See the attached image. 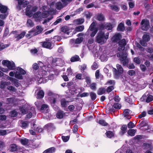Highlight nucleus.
<instances>
[{
	"mask_svg": "<svg viewBox=\"0 0 153 153\" xmlns=\"http://www.w3.org/2000/svg\"><path fill=\"white\" fill-rule=\"evenodd\" d=\"M109 33L107 32L105 35L104 32L102 31H99L97 34L96 38V42L101 44H104L108 39Z\"/></svg>",
	"mask_w": 153,
	"mask_h": 153,
	"instance_id": "nucleus-1",
	"label": "nucleus"
},
{
	"mask_svg": "<svg viewBox=\"0 0 153 153\" xmlns=\"http://www.w3.org/2000/svg\"><path fill=\"white\" fill-rule=\"evenodd\" d=\"M117 56L120 57V60L122 62L123 65H126L128 63V60L127 59L128 54L126 52H119L117 54Z\"/></svg>",
	"mask_w": 153,
	"mask_h": 153,
	"instance_id": "nucleus-2",
	"label": "nucleus"
},
{
	"mask_svg": "<svg viewBox=\"0 0 153 153\" xmlns=\"http://www.w3.org/2000/svg\"><path fill=\"white\" fill-rule=\"evenodd\" d=\"M116 67L117 69L116 68H113L112 71L114 76L115 78L118 79L121 74H122L123 72V70L121 65L119 64H117Z\"/></svg>",
	"mask_w": 153,
	"mask_h": 153,
	"instance_id": "nucleus-3",
	"label": "nucleus"
},
{
	"mask_svg": "<svg viewBox=\"0 0 153 153\" xmlns=\"http://www.w3.org/2000/svg\"><path fill=\"white\" fill-rule=\"evenodd\" d=\"M95 27V23L93 22L88 30L87 33L88 32V34L90 33V36L91 37H94L98 31L97 28L96 27Z\"/></svg>",
	"mask_w": 153,
	"mask_h": 153,
	"instance_id": "nucleus-4",
	"label": "nucleus"
},
{
	"mask_svg": "<svg viewBox=\"0 0 153 153\" xmlns=\"http://www.w3.org/2000/svg\"><path fill=\"white\" fill-rule=\"evenodd\" d=\"M2 65L6 66L10 70H14L15 68V65L13 61H10L8 60H3L2 62Z\"/></svg>",
	"mask_w": 153,
	"mask_h": 153,
	"instance_id": "nucleus-5",
	"label": "nucleus"
},
{
	"mask_svg": "<svg viewBox=\"0 0 153 153\" xmlns=\"http://www.w3.org/2000/svg\"><path fill=\"white\" fill-rule=\"evenodd\" d=\"M141 28L143 30L146 31L149 27V22L148 20L143 19L141 22Z\"/></svg>",
	"mask_w": 153,
	"mask_h": 153,
	"instance_id": "nucleus-6",
	"label": "nucleus"
},
{
	"mask_svg": "<svg viewBox=\"0 0 153 153\" xmlns=\"http://www.w3.org/2000/svg\"><path fill=\"white\" fill-rule=\"evenodd\" d=\"M119 47L118 48L117 50L119 51L123 52L125 48V46L126 45V40L125 39H123L119 41L118 43Z\"/></svg>",
	"mask_w": 153,
	"mask_h": 153,
	"instance_id": "nucleus-7",
	"label": "nucleus"
},
{
	"mask_svg": "<svg viewBox=\"0 0 153 153\" xmlns=\"http://www.w3.org/2000/svg\"><path fill=\"white\" fill-rule=\"evenodd\" d=\"M131 111L129 109L124 110L123 113L124 119L126 120L130 119L131 118Z\"/></svg>",
	"mask_w": 153,
	"mask_h": 153,
	"instance_id": "nucleus-8",
	"label": "nucleus"
},
{
	"mask_svg": "<svg viewBox=\"0 0 153 153\" xmlns=\"http://www.w3.org/2000/svg\"><path fill=\"white\" fill-rule=\"evenodd\" d=\"M25 31H24L20 34H15L14 37L16 39V41H18L20 39L23 38L25 35Z\"/></svg>",
	"mask_w": 153,
	"mask_h": 153,
	"instance_id": "nucleus-9",
	"label": "nucleus"
},
{
	"mask_svg": "<svg viewBox=\"0 0 153 153\" xmlns=\"http://www.w3.org/2000/svg\"><path fill=\"white\" fill-rule=\"evenodd\" d=\"M113 107L116 109H119L121 107V105L120 104L118 103H114L113 105H112L111 108L110 107L108 108L109 112H113L114 111V109L113 108Z\"/></svg>",
	"mask_w": 153,
	"mask_h": 153,
	"instance_id": "nucleus-10",
	"label": "nucleus"
},
{
	"mask_svg": "<svg viewBox=\"0 0 153 153\" xmlns=\"http://www.w3.org/2000/svg\"><path fill=\"white\" fill-rule=\"evenodd\" d=\"M121 37V35L120 33L116 34L112 37V40L113 42H117L119 41Z\"/></svg>",
	"mask_w": 153,
	"mask_h": 153,
	"instance_id": "nucleus-11",
	"label": "nucleus"
},
{
	"mask_svg": "<svg viewBox=\"0 0 153 153\" xmlns=\"http://www.w3.org/2000/svg\"><path fill=\"white\" fill-rule=\"evenodd\" d=\"M70 29L69 27L67 26H63L61 27V32L67 35L69 34L70 32Z\"/></svg>",
	"mask_w": 153,
	"mask_h": 153,
	"instance_id": "nucleus-12",
	"label": "nucleus"
},
{
	"mask_svg": "<svg viewBox=\"0 0 153 153\" xmlns=\"http://www.w3.org/2000/svg\"><path fill=\"white\" fill-rule=\"evenodd\" d=\"M32 126L31 128L37 132H41L43 130V128L40 126H38V125H32Z\"/></svg>",
	"mask_w": 153,
	"mask_h": 153,
	"instance_id": "nucleus-13",
	"label": "nucleus"
},
{
	"mask_svg": "<svg viewBox=\"0 0 153 153\" xmlns=\"http://www.w3.org/2000/svg\"><path fill=\"white\" fill-rule=\"evenodd\" d=\"M36 28L37 29L36 31L34 33L33 36H36L39 34L43 31V29L40 25H38L36 26Z\"/></svg>",
	"mask_w": 153,
	"mask_h": 153,
	"instance_id": "nucleus-14",
	"label": "nucleus"
},
{
	"mask_svg": "<svg viewBox=\"0 0 153 153\" xmlns=\"http://www.w3.org/2000/svg\"><path fill=\"white\" fill-rule=\"evenodd\" d=\"M42 46L44 48L50 49L51 45V43L48 41H45L42 42Z\"/></svg>",
	"mask_w": 153,
	"mask_h": 153,
	"instance_id": "nucleus-15",
	"label": "nucleus"
},
{
	"mask_svg": "<svg viewBox=\"0 0 153 153\" xmlns=\"http://www.w3.org/2000/svg\"><path fill=\"white\" fill-rule=\"evenodd\" d=\"M124 25L123 22H120L117 26V30L118 31H123L125 30Z\"/></svg>",
	"mask_w": 153,
	"mask_h": 153,
	"instance_id": "nucleus-16",
	"label": "nucleus"
},
{
	"mask_svg": "<svg viewBox=\"0 0 153 153\" xmlns=\"http://www.w3.org/2000/svg\"><path fill=\"white\" fill-rule=\"evenodd\" d=\"M97 122L100 124H108L105 120L99 117L97 118Z\"/></svg>",
	"mask_w": 153,
	"mask_h": 153,
	"instance_id": "nucleus-17",
	"label": "nucleus"
},
{
	"mask_svg": "<svg viewBox=\"0 0 153 153\" xmlns=\"http://www.w3.org/2000/svg\"><path fill=\"white\" fill-rule=\"evenodd\" d=\"M89 95L90 96L92 101H95L97 98L96 94L94 92H91L89 93Z\"/></svg>",
	"mask_w": 153,
	"mask_h": 153,
	"instance_id": "nucleus-18",
	"label": "nucleus"
},
{
	"mask_svg": "<svg viewBox=\"0 0 153 153\" xmlns=\"http://www.w3.org/2000/svg\"><path fill=\"white\" fill-rule=\"evenodd\" d=\"M10 84V82H4L2 81H1L0 83V88H4Z\"/></svg>",
	"mask_w": 153,
	"mask_h": 153,
	"instance_id": "nucleus-19",
	"label": "nucleus"
},
{
	"mask_svg": "<svg viewBox=\"0 0 153 153\" xmlns=\"http://www.w3.org/2000/svg\"><path fill=\"white\" fill-rule=\"evenodd\" d=\"M44 92L42 90H40L37 93V98L39 99L43 98L44 97Z\"/></svg>",
	"mask_w": 153,
	"mask_h": 153,
	"instance_id": "nucleus-20",
	"label": "nucleus"
},
{
	"mask_svg": "<svg viewBox=\"0 0 153 153\" xmlns=\"http://www.w3.org/2000/svg\"><path fill=\"white\" fill-rule=\"evenodd\" d=\"M8 9V8L7 6L3 5L2 7L0 9V12L2 13L5 14L6 13Z\"/></svg>",
	"mask_w": 153,
	"mask_h": 153,
	"instance_id": "nucleus-21",
	"label": "nucleus"
},
{
	"mask_svg": "<svg viewBox=\"0 0 153 153\" xmlns=\"http://www.w3.org/2000/svg\"><path fill=\"white\" fill-rule=\"evenodd\" d=\"M106 91L105 88L104 87L100 88L97 92V94L98 95H102L104 94Z\"/></svg>",
	"mask_w": 153,
	"mask_h": 153,
	"instance_id": "nucleus-22",
	"label": "nucleus"
},
{
	"mask_svg": "<svg viewBox=\"0 0 153 153\" xmlns=\"http://www.w3.org/2000/svg\"><path fill=\"white\" fill-rule=\"evenodd\" d=\"M64 113L63 111L59 110L57 112L56 114V117L59 119H61L63 117Z\"/></svg>",
	"mask_w": 153,
	"mask_h": 153,
	"instance_id": "nucleus-23",
	"label": "nucleus"
},
{
	"mask_svg": "<svg viewBox=\"0 0 153 153\" xmlns=\"http://www.w3.org/2000/svg\"><path fill=\"white\" fill-rule=\"evenodd\" d=\"M96 19L99 21L101 22L105 20L104 16L101 13L97 15Z\"/></svg>",
	"mask_w": 153,
	"mask_h": 153,
	"instance_id": "nucleus-24",
	"label": "nucleus"
},
{
	"mask_svg": "<svg viewBox=\"0 0 153 153\" xmlns=\"http://www.w3.org/2000/svg\"><path fill=\"white\" fill-rule=\"evenodd\" d=\"M80 58L78 56L76 55L72 56L71 59V61L72 62H76L79 61Z\"/></svg>",
	"mask_w": 153,
	"mask_h": 153,
	"instance_id": "nucleus-25",
	"label": "nucleus"
},
{
	"mask_svg": "<svg viewBox=\"0 0 153 153\" xmlns=\"http://www.w3.org/2000/svg\"><path fill=\"white\" fill-rule=\"evenodd\" d=\"M56 8L59 10H60L63 8V5L60 1L57 2L56 4Z\"/></svg>",
	"mask_w": 153,
	"mask_h": 153,
	"instance_id": "nucleus-26",
	"label": "nucleus"
},
{
	"mask_svg": "<svg viewBox=\"0 0 153 153\" xmlns=\"http://www.w3.org/2000/svg\"><path fill=\"white\" fill-rule=\"evenodd\" d=\"M84 28L83 25L79 26L76 27L75 30L77 32H81L82 31Z\"/></svg>",
	"mask_w": 153,
	"mask_h": 153,
	"instance_id": "nucleus-27",
	"label": "nucleus"
},
{
	"mask_svg": "<svg viewBox=\"0 0 153 153\" xmlns=\"http://www.w3.org/2000/svg\"><path fill=\"white\" fill-rule=\"evenodd\" d=\"M27 25L28 27H32L34 25V24L30 19H28L27 22Z\"/></svg>",
	"mask_w": 153,
	"mask_h": 153,
	"instance_id": "nucleus-28",
	"label": "nucleus"
},
{
	"mask_svg": "<svg viewBox=\"0 0 153 153\" xmlns=\"http://www.w3.org/2000/svg\"><path fill=\"white\" fill-rule=\"evenodd\" d=\"M49 14L50 12L48 10H45L43 11L42 15V17L46 18L49 16Z\"/></svg>",
	"mask_w": 153,
	"mask_h": 153,
	"instance_id": "nucleus-29",
	"label": "nucleus"
},
{
	"mask_svg": "<svg viewBox=\"0 0 153 153\" xmlns=\"http://www.w3.org/2000/svg\"><path fill=\"white\" fill-rule=\"evenodd\" d=\"M112 28V25L111 23H107L105 24V29L110 30H111Z\"/></svg>",
	"mask_w": 153,
	"mask_h": 153,
	"instance_id": "nucleus-30",
	"label": "nucleus"
},
{
	"mask_svg": "<svg viewBox=\"0 0 153 153\" xmlns=\"http://www.w3.org/2000/svg\"><path fill=\"white\" fill-rule=\"evenodd\" d=\"M136 132V130H135L131 129L128 131V134L129 135L131 136H133L134 135Z\"/></svg>",
	"mask_w": 153,
	"mask_h": 153,
	"instance_id": "nucleus-31",
	"label": "nucleus"
},
{
	"mask_svg": "<svg viewBox=\"0 0 153 153\" xmlns=\"http://www.w3.org/2000/svg\"><path fill=\"white\" fill-rule=\"evenodd\" d=\"M68 102L66 101L65 99H62L61 101V106L63 107H66L67 105V103Z\"/></svg>",
	"mask_w": 153,
	"mask_h": 153,
	"instance_id": "nucleus-32",
	"label": "nucleus"
},
{
	"mask_svg": "<svg viewBox=\"0 0 153 153\" xmlns=\"http://www.w3.org/2000/svg\"><path fill=\"white\" fill-rule=\"evenodd\" d=\"M153 100V96L152 95L149 94L146 98V102L149 103Z\"/></svg>",
	"mask_w": 153,
	"mask_h": 153,
	"instance_id": "nucleus-33",
	"label": "nucleus"
},
{
	"mask_svg": "<svg viewBox=\"0 0 153 153\" xmlns=\"http://www.w3.org/2000/svg\"><path fill=\"white\" fill-rule=\"evenodd\" d=\"M143 39L147 42H149L150 40V36L149 35L145 34L143 35L142 37Z\"/></svg>",
	"mask_w": 153,
	"mask_h": 153,
	"instance_id": "nucleus-34",
	"label": "nucleus"
},
{
	"mask_svg": "<svg viewBox=\"0 0 153 153\" xmlns=\"http://www.w3.org/2000/svg\"><path fill=\"white\" fill-rule=\"evenodd\" d=\"M127 126L126 125H123L121 127V129L122 130V132H121V135H123L124 133L126 132Z\"/></svg>",
	"mask_w": 153,
	"mask_h": 153,
	"instance_id": "nucleus-35",
	"label": "nucleus"
},
{
	"mask_svg": "<svg viewBox=\"0 0 153 153\" xmlns=\"http://www.w3.org/2000/svg\"><path fill=\"white\" fill-rule=\"evenodd\" d=\"M48 109L49 107L48 105L45 104H43L41 106L40 110L41 111L46 110L47 111L48 110Z\"/></svg>",
	"mask_w": 153,
	"mask_h": 153,
	"instance_id": "nucleus-36",
	"label": "nucleus"
},
{
	"mask_svg": "<svg viewBox=\"0 0 153 153\" xmlns=\"http://www.w3.org/2000/svg\"><path fill=\"white\" fill-rule=\"evenodd\" d=\"M54 147H51L44 151L43 153H51L54 152Z\"/></svg>",
	"mask_w": 153,
	"mask_h": 153,
	"instance_id": "nucleus-37",
	"label": "nucleus"
},
{
	"mask_svg": "<svg viewBox=\"0 0 153 153\" xmlns=\"http://www.w3.org/2000/svg\"><path fill=\"white\" fill-rule=\"evenodd\" d=\"M142 147L144 149H149L151 148V145L149 143H144Z\"/></svg>",
	"mask_w": 153,
	"mask_h": 153,
	"instance_id": "nucleus-38",
	"label": "nucleus"
},
{
	"mask_svg": "<svg viewBox=\"0 0 153 153\" xmlns=\"http://www.w3.org/2000/svg\"><path fill=\"white\" fill-rule=\"evenodd\" d=\"M17 70L19 72L18 73L22 75H25L26 74V71L21 67H18Z\"/></svg>",
	"mask_w": 153,
	"mask_h": 153,
	"instance_id": "nucleus-39",
	"label": "nucleus"
},
{
	"mask_svg": "<svg viewBox=\"0 0 153 153\" xmlns=\"http://www.w3.org/2000/svg\"><path fill=\"white\" fill-rule=\"evenodd\" d=\"M18 1V4L16 5V8L19 11H20L22 9V5L23 4V3L19 0Z\"/></svg>",
	"mask_w": 153,
	"mask_h": 153,
	"instance_id": "nucleus-40",
	"label": "nucleus"
},
{
	"mask_svg": "<svg viewBox=\"0 0 153 153\" xmlns=\"http://www.w3.org/2000/svg\"><path fill=\"white\" fill-rule=\"evenodd\" d=\"M106 134L107 137L109 138H111L114 136V133L111 131H107L106 133Z\"/></svg>",
	"mask_w": 153,
	"mask_h": 153,
	"instance_id": "nucleus-41",
	"label": "nucleus"
},
{
	"mask_svg": "<svg viewBox=\"0 0 153 153\" xmlns=\"http://www.w3.org/2000/svg\"><path fill=\"white\" fill-rule=\"evenodd\" d=\"M15 77L19 79H23L22 74H19V73H18V72H16L15 74Z\"/></svg>",
	"mask_w": 153,
	"mask_h": 153,
	"instance_id": "nucleus-42",
	"label": "nucleus"
},
{
	"mask_svg": "<svg viewBox=\"0 0 153 153\" xmlns=\"http://www.w3.org/2000/svg\"><path fill=\"white\" fill-rule=\"evenodd\" d=\"M110 9L112 10L116 11V12H118L119 11V9L117 5H112L110 6Z\"/></svg>",
	"mask_w": 153,
	"mask_h": 153,
	"instance_id": "nucleus-43",
	"label": "nucleus"
},
{
	"mask_svg": "<svg viewBox=\"0 0 153 153\" xmlns=\"http://www.w3.org/2000/svg\"><path fill=\"white\" fill-rule=\"evenodd\" d=\"M10 151L12 152H15L17 149V146L15 144H12L10 145Z\"/></svg>",
	"mask_w": 153,
	"mask_h": 153,
	"instance_id": "nucleus-44",
	"label": "nucleus"
},
{
	"mask_svg": "<svg viewBox=\"0 0 153 153\" xmlns=\"http://www.w3.org/2000/svg\"><path fill=\"white\" fill-rule=\"evenodd\" d=\"M41 12L39 11H37L33 14V17L35 19L38 18L41 16Z\"/></svg>",
	"mask_w": 153,
	"mask_h": 153,
	"instance_id": "nucleus-45",
	"label": "nucleus"
},
{
	"mask_svg": "<svg viewBox=\"0 0 153 153\" xmlns=\"http://www.w3.org/2000/svg\"><path fill=\"white\" fill-rule=\"evenodd\" d=\"M83 38L82 37H78L75 40V44H79L81 43L83 41Z\"/></svg>",
	"mask_w": 153,
	"mask_h": 153,
	"instance_id": "nucleus-46",
	"label": "nucleus"
},
{
	"mask_svg": "<svg viewBox=\"0 0 153 153\" xmlns=\"http://www.w3.org/2000/svg\"><path fill=\"white\" fill-rule=\"evenodd\" d=\"M10 115L12 117H14L17 116L18 114L17 112L15 110H13L11 111L10 113Z\"/></svg>",
	"mask_w": 153,
	"mask_h": 153,
	"instance_id": "nucleus-47",
	"label": "nucleus"
},
{
	"mask_svg": "<svg viewBox=\"0 0 153 153\" xmlns=\"http://www.w3.org/2000/svg\"><path fill=\"white\" fill-rule=\"evenodd\" d=\"M28 112L31 113L33 115H36V112L35 108L33 107H31L29 110Z\"/></svg>",
	"mask_w": 153,
	"mask_h": 153,
	"instance_id": "nucleus-48",
	"label": "nucleus"
},
{
	"mask_svg": "<svg viewBox=\"0 0 153 153\" xmlns=\"http://www.w3.org/2000/svg\"><path fill=\"white\" fill-rule=\"evenodd\" d=\"M134 62L137 64H139L141 62V61L138 57H136L134 58Z\"/></svg>",
	"mask_w": 153,
	"mask_h": 153,
	"instance_id": "nucleus-49",
	"label": "nucleus"
},
{
	"mask_svg": "<svg viewBox=\"0 0 153 153\" xmlns=\"http://www.w3.org/2000/svg\"><path fill=\"white\" fill-rule=\"evenodd\" d=\"M20 141L21 143L24 145H26L28 142V140L26 138L21 139Z\"/></svg>",
	"mask_w": 153,
	"mask_h": 153,
	"instance_id": "nucleus-50",
	"label": "nucleus"
},
{
	"mask_svg": "<svg viewBox=\"0 0 153 153\" xmlns=\"http://www.w3.org/2000/svg\"><path fill=\"white\" fill-rule=\"evenodd\" d=\"M141 123L139 124H148L149 123L148 120H145L144 119H141Z\"/></svg>",
	"mask_w": 153,
	"mask_h": 153,
	"instance_id": "nucleus-51",
	"label": "nucleus"
},
{
	"mask_svg": "<svg viewBox=\"0 0 153 153\" xmlns=\"http://www.w3.org/2000/svg\"><path fill=\"white\" fill-rule=\"evenodd\" d=\"M114 89V86L111 85L109 86L107 88L106 90V91L107 93H109L111 92Z\"/></svg>",
	"mask_w": 153,
	"mask_h": 153,
	"instance_id": "nucleus-52",
	"label": "nucleus"
},
{
	"mask_svg": "<svg viewBox=\"0 0 153 153\" xmlns=\"http://www.w3.org/2000/svg\"><path fill=\"white\" fill-rule=\"evenodd\" d=\"M90 88L94 91L96 89V84L95 83H92L90 85Z\"/></svg>",
	"mask_w": 153,
	"mask_h": 153,
	"instance_id": "nucleus-53",
	"label": "nucleus"
},
{
	"mask_svg": "<svg viewBox=\"0 0 153 153\" xmlns=\"http://www.w3.org/2000/svg\"><path fill=\"white\" fill-rule=\"evenodd\" d=\"M8 14L7 13L6 14H1L0 13V19H1V20H4L7 17Z\"/></svg>",
	"mask_w": 153,
	"mask_h": 153,
	"instance_id": "nucleus-54",
	"label": "nucleus"
},
{
	"mask_svg": "<svg viewBox=\"0 0 153 153\" xmlns=\"http://www.w3.org/2000/svg\"><path fill=\"white\" fill-rule=\"evenodd\" d=\"M127 74L131 76H133L135 74V71L133 70H130L128 71Z\"/></svg>",
	"mask_w": 153,
	"mask_h": 153,
	"instance_id": "nucleus-55",
	"label": "nucleus"
},
{
	"mask_svg": "<svg viewBox=\"0 0 153 153\" xmlns=\"http://www.w3.org/2000/svg\"><path fill=\"white\" fill-rule=\"evenodd\" d=\"M146 113L145 111H143L140 114L138 115V117L139 118H142L145 117L146 115Z\"/></svg>",
	"mask_w": 153,
	"mask_h": 153,
	"instance_id": "nucleus-56",
	"label": "nucleus"
},
{
	"mask_svg": "<svg viewBox=\"0 0 153 153\" xmlns=\"http://www.w3.org/2000/svg\"><path fill=\"white\" fill-rule=\"evenodd\" d=\"M66 74H67V75L68 76L72 75L73 74L72 70L71 68H68L66 71Z\"/></svg>",
	"mask_w": 153,
	"mask_h": 153,
	"instance_id": "nucleus-57",
	"label": "nucleus"
},
{
	"mask_svg": "<svg viewBox=\"0 0 153 153\" xmlns=\"http://www.w3.org/2000/svg\"><path fill=\"white\" fill-rule=\"evenodd\" d=\"M26 15L28 16L31 17L33 15V13L31 10L27 11L25 12Z\"/></svg>",
	"mask_w": 153,
	"mask_h": 153,
	"instance_id": "nucleus-58",
	"label": "nucleus"
},
{
	"mask_svg": "<svg viewBox=\"0 0 153 153\" xmlns=\"http://www.w3.org/2000/svg\"><path fill=\"white\" fill-rule=\"evenodd\" d=\"M126 101L130 104L133 103V101L130 97H127L126 99Z\"/></svg>",
	"mask_w": 153,
	"mask_h": 153,
	"instance_id": "nucleus-59",
	"label": "nucleus"
},
{
	"mask_svg": "<svg viewBox=\"0 0 153 153\" xmlns=\"http://www.w3.org/2000/svg\"><path fill=\"white\" fill-rule=\"evenodd\" d=\"M146 42H147L146 41H145L143 39L140 40V43L141 45L144 47L146 46L147 45Z\"/></svg>",
	"mask_w": 153,
	"mask_h": 153,
	"instance_id": "nucleus-60",
	"label": "nucleus"
},
{
	"mask_svg": "<svg viewBox=\"0 0 153 153\" xmlns=\"http://www.w3.org/2000/svg\"><path fill=\"white\" fill-rule=\"evenodd\" d=\"M7 89L11 91H16V89L15 88L11 86H7Z\"/></svg>",
	"mask_w": 153,
	"mask_h": 153,
	"instance_id": "nucleus-61",
	"label": "nucleus"
},
{
	"mask_svg": "<svg viewBox=\"0 0 153 153\" xmlns=\"http://www.w3.org/2000/svg\"><path fill=\"white\" fill-rule=\"evenodd\" d=\"M12 84L13 85H14L15 86H16L17 87H18L19 86L20 83L18 82V80L16 79L13 83Z\"/></svg>",
	"mask_w": 153,
	"mask_h": 153,
	"instance_id": "nucleus-62",
	"label": "nucleus"
},
{
	"mask_svg": "<svg viewBox=\"0 0 153 153\" xmlns=\"http://www.w3.org/2000/svg\"><path fill=\"white\" fill-rule=\"evenodd\" d=\"M62 138L64 142H66L69 140V136H62Z\"/></svg>",
	"mask_w": 153,
	"mask_h": 153,
	"instance_id": "nucleus-63",
	"label": "nucleus"
},
{
	"mask_svg": "<svg viewBox=\"0 0 153 153\" xmlns=\"http://www.w3.org/2000/svg\"><path fill=\"white\" fill-rule=\"evenodd\" d=\"M19 109L22 113L23 114H26L27 111L23 107H21Z\"/></svg>",
	"mask_w": 153,
	"mask_h": 153,
	"instance_id": "nucleus-64",
	"label": "nucleus"
}]
</instances>
